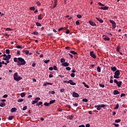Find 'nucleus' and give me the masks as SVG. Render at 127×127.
<instances>
[{
    "instance_id": "nucleus-10",
    "label": "nucleus",
    "mask_w": 127,
    "mask_h": 127,
    "mask_svg": "<svg viewBox=\"0 0 127 127\" xmlns=\"http://www.w3.org/2000/svg\"><path fill=\"white\" fill-rule=\"evenodd\" d=\"M22 79V77H20V76H17L15 77L14 80H15V81H17V82H18V81H19L20 80H21Z\"/></svg>"
},
{
    "instance_id": "nucleus-40",
    "label": "nucleus",
    "mask_w": 127,
    "mask_h": 127,
    "mask_svg": "<svg viewBox=\"0 0 127 127\" xmlns=\"http://www.w3.org/2000/svg\"><path fill=\"white\" fill-rule=\"evenodd\" d=\"M82 102H84V103H87V102H88V99L86 98L83 99Z\"/></svg>"
},
{
    "instance_id": "nucleus-44",
    "label": "nucleus",
    "mask_w": 127,
    "mask_h": 127,
    "mask_svg": "<svg viewBox=\"0 0 127 127\" xmlns=\"http://www.w3.org/2000/svg\"><path fill=\"white\" fill-rule=\"evenodd\" d=\"M49 93H50L52 95H54V94H55V91H49Z\"/></svg>"
},
{
    "instance_id": "nucleus-27",
    "label": "nucleus",
    "mask_w": 127,
    "mask_h": 127,
    "mask_svg": "<svg viewBox=\"0 0 127 127\" xmlns=\"http://www.w3.org/2000/svg\"><path fill=\"white\" fill-rule=\"evenodd\" d=\"M55 101H56L55 100H51V101H50V102L49 103V104L50 105H51V104H54V102H55Z\"/></svg>"
},
{
    "instance_id": "nucleus-18",
    "label": "nucleus",
    "mask_w": 127,
    "mask_h": 127,
    "mask_svg": "<svg viewBox=\"0 0 127 127\" xmlns=\"http://www.w3.org/2000/svg\"><path fill=\"white\" fill-rule=\"evenodd\" d=\"M82 84L84 85V87L86 88H87V89H89L90 88V86H89V85L86 84L85 82H82Z\"/></svg>"
},
{
    "instance_id": "nucleus-35",
    "label": "nucleus",
    "mask_w": 127,
    "mask_h": 127,
    "mask_svg": "<svg viewBox=\"0 0 127 127\" xmlns=\"http://www.w3.org/2000/svg\"><path fill=\"white\" fill-rule=\"evenodd\" d=\"M115 123H121V119H117L115 120Z\"/></svg>"
},
{
    "instance_id": "nucleus-43",
    "label": "nucleus",
    "mask_w": 127,
    "mask_h": 127,
    "mask_svg": "<svg viewBox=\"0 0 127 127\" xmlns=\"http://www.w3.org/2000/svg\"><path fill=\"white\" fill-rule=\"evenodd\" d=\"M44 105V106L48 107V106H49V105H50V104H49V103L45 102Z\"/></svg>"
},
{
    "instance_id": "nucleus-46",
    "label": "nucleus",
    "mask_w": 127,
    "mask_h": 127,
    "mask_svg": "<svg viewBox=\"0 0 127 127\" xmlns=\"http://www.w3.org/2000/svg\"><path fill=\"white\" fill-rule=\"evenodd\" d=\"M5 31H11V29H10V28H6L5 29Z\"/></svg>"
},
{
    "instance_id": "nucleus-51",
    "label": "nucleus",
    "mask_w": 127,
    "mask_h": 127,
    "mask_svg": "<svg viewBox=\"0 0 127 127\" xmlns=\"http://www.w3.org/2000/svg\"><path fill=\"white\" fill-rule=\"evenodd\" d=\"M34 104H37V101L35 100H34L32 102V105H34Z\"/></svg>"
},
{
    "instance_id": "nucleus-4",
    "label": "nucleus",
    "mask_w": 127,
    "mask_h": 127,
    "mask_svg": "<svg viewBox=\"0 0 127 127\" xmlns=\"http://www.w3.org/2000/svg\"><path fill=\"white\" fill-rule=\"evenodd\" d=\"M114 83L117 85L118 87H121L122 86V84H123V82L122 81H118L117 79H114Z\"/></svg>"
},
{
    "instance_id": "nucleus-15",
    "label": "nucleus",
    "mask_w": 127,
    "mask_h": 127,
    "mask_svg": "<svg viewBox=\"0 0 127 127\" xmlns=\"http://www.w3.org/2000/svg\"><path fill=\"white\" fill-rule=\"evenodd\" d=\"M96 19L97 20H98V21H99V22L100 23H103L104 22V20H103V19H99V18L98 17H96Z\"/></svg>"
},
{
    "instance_id": "nucleus-58",
    "label": "nucleus",
    "mask_w": 127,
    "mask_h": 127,
    "mask_svg": "<svg viewBox=\"0 0 127 127\" xmlns=\"http://www.w3.org/2000/svg\"><path fill=\"white\" fill-rule=\"evenodd\" d=\"M64 29V27H61L58 29L59 31H61V30H63Z\"/></svg>"
},
{
    "instance_id": "nucleus-54",
    "label": "nucleus",
    "mask_w": 127,
    "mask_h": 127,
    "mask_svg": "<svg viewBox=\"0 0 127 127\" xmlns=\"http://www.w3.org/2000/svg\"><path fill=\"white\" fill-rule=\"evenodd\" d=\"M27 109V106H24L23 109H22V110L23 111H25Z\"/></svg>"
},
{
    "instance_id": "nucleus-59",
    "label": "nucleus",
    "mask_w": 127,
    "mask_h": 127,
    "mask_svg": "<svg viewBox=\"0 0 127 127\" xmlns=\"http://www.w3.org/2000/svg\"><path fill=\"white\" fill-rule=\"evenodd\" d=\"M126 96V94L125 93H122L121 95V97L122 98V97H125Z\"/></svg>"
},
{
    "instance_id": "nucleus-47",
    "label": "nucleus",
    "mask_w": 127,
    "mask_h": 127,
    "mask_svg": "<svg viewBox=\"0 0 127 127\" xmlns=\"http://www.w3.org/2000/svg\"><path fill=\"white\" fill-rule=\"evenodd\" d=\"M75 24H76V25H80V22L78 20H77L75 22Z\"/></svg>"
},
{
    "instance_id": "nucleus-6",
    "label": "nucleus",
    "mask_w": 127,
    "mask_h": 127,
    "mask_svg": "<svg viewBox=\"0 0 127 127\" xmlns=\"http://www.w3.org/2000/svg\"><path fill=\"white\" fill-rule=\"evenodd\" d=\"M10 58H11V55H8L6 57H5V58H3V60H4V61L9 60Z\"/></svg>"
},
{
    "instance_id": "nucleus-56",
    "label": "nucleus",
    "mask_w": 127,
    "mask_h": 127,
    "mask_svg": "<svg viewBox=\"0 0 127 127\" xmlns=\"http://www.w3.org/2000/svg\"><path fill=\"white\" fill-rule=\"evenodd\" d=\"M77 17H78V18H82V15H80V14H78L77 15Z\"/></svg>"
},
{
    "instance_id": "nucleus-12",
    "label": "nucleus",
    "mask_w": 127,
    "mask_h": 127,
    "mask_svg": "<svg viewBox=\"0 0 127 127\" xmlns=\"http://www.w3.org/2000/svg\"><path fill=\"white\" fill-rule=\"evenodd\" d=\"M72 97H73V98H78L79 94L76 92H73L72 94Z\"/></svg>"
},
{
    "instance_id": "nucleus-14",
    "label": "nucleus",
    "mask_w": 127,
    "mask_h": 127,
    "mask_svg": "<svg viewBox=\"0 0 127 127\" xmlns=\"http://www.w3.org/2000/svg\"><path fill=\"white\" fill-rule=\"evenodd\" d=\"M120 94V92L119 91L115 90L113 91V94L116 95H119Z\"/></svg>"
},
{
    "instance_id": "nucleus-48",
    "label": "nucleus",
    "mask_w": 127,
    "mask_h": 127,
    "mask_svg": "<svg viewBox=\"0 0 127 127\" xmlns=\"http://www.w3.org/2000/svg\"><path fill=\"white\" fill-rule=\"evenodd\" d=\"M42 104H43V102H40L39 103L37 104L36 106H40V105H42Z\"/></svg>"
},
{
    "instance_id": "nucleus-32",
    "label": "nucleus",
    "mask_w": 127,
    "mask_h": 127,
    "mask_svg": "<svg viewBox=\"0 0 127 127\" xmlns=\"http://www.w3.org/2000/svg\"><path fill=\"white\" fill-rule=\"evenodd\" d=\"M40 98L39 97H37L35 98V101H37V103L38 102V101H40Z\"/></svg>"
},
{
    "instance_id": "nucleus-38",
    "label": "nucleus",
    "mask_w": 127,
    "mask_h": 127,
    "mask_svg": "<svg viewBox=\"0 0 127 127\" xmlns=\"http://www.w3.org/2000/svg\"><path fill=\"white\" fill-rule=\"evenodd\" d=\"M119 107H120V106L119 105V104H116V107H115L114 109L115 110H118V109H119Z\"/></svg>"
},
{
    "instance_id": "nucleus-64",
    "label": "nucleus",
    "mask_w": 127,
    "mask_h": 127,
    "mask_svg": "<svg viewBox=\"0 0 127 127\" xmlns=\"http://www.w3.org/2000/svg\"><path fill=\"white\" fill-rule=\"evenodd\" d=\"M78 127H85V125H80V126H79Z\"/></svg>"
},
{
    "instance_id": "nucleus-36",
    "label": "nucleus",
    "mask_w": 127,
    "mask_h": 127,
    "mask_svg": "<svg viewBox=\"0 0 127 127\" xmlns=\"http://www.w3.org/2000/svg\"><path fill=\"white\" fill-rule=\"evenodd\" d=\"M18 77L17 72H15V73L14 74V75H13V78H14V77Z\"/></svg>"
},
{
    "instance_id": "nucleus-62",
    "label": "nucleus",
    "mask_w": 127,
    "mask_h": 127,
    "mask_svg": "<svg viewBox=\"0 0 127 127\" xmlns=\"http://www.w3.org/2000/svg\"><path fill=\"white\" fill-rule=\"evenodd\" d=\"M113 125L114 126H115V127H119V124H113Z\"/></svg>"
},
{
    "instance_id": "nucleus-61",
    "label": "nucleus",
    "mask_w": 127,
    "mask_h": 127,
    "mask_svg": "<svg viewBox=\"0 0 127 127\" xmlns=\"http://www.w3.org/2000/svg\"><path fill=\"white\" fill-rule=\"evenodd\" d=\"M64 91H65V89H60L61 93H63L64 92Z\"/></svg>"
},
{
    "instance_id": "nucleus-50",
    "label": "nucleus",
    "mask_w": 127,
    "mask_h": 127,
    "mask_svg": "<svg viewBox=\"0 0 127 127\" xmlns=\"http://www.w3.org/2000/svg\"><path fill=\"white\" fill-rule=\"evenodd\" d=\"M100 87H101V88H105V85L103 84H99Z\"/></svg>"
},
{
    "instance_id": "nucleus-63",
    "label": "nucleus",
    "mask_w": 127,
    "mask_h": 127,
    "mask_svg": "<svg viewBox=\"0 0 127 127\" xmlns=\"http://www.w3.org/2000/svg\"><path fill=\"white\" fill-rule=\"evenodd\" d=\"M90 124H86L85 127H90Z\"/></svg>"
},
{
    "instance_id": "nucleus-20",
    "label": "nucleus",
    "mask_w": 127,
    "mask_h": 127,
    "mask_svg": "<svg viewBox=\"0 0 127 127\" xmlns=\"http://www.w3.org/2000/svg\"><path fill=\"white\" fill-rule=\"evenodd\" d=\"M70 53H71V54H73V55H77V53L74 51H71L70 52Z\"/></svg>"
},
{
    "instance_id": "nucleus-30",
    "label": "nucleus",
    "mask_w": 127,
    "mask_h": 127,
    "mask_svg": "<svg viewBox=\"0 0 127 127\" xmlns=\"http://www.w3.org/2000/svg\"><path fill=\"white\" fill-rule=\"evenodd\" d=\"M97 72H101V67H100V66H97Z\"/></svg>"
},
{
    "instance_id": "nucleus-31",
    "label": "nucleus",
    "mask_w": 127,
    "mask_h": 127,
    "mask_svg": "<svg viewBox=\"0 0 127 127\" xmlns=\"http://www.w3.org/2000/svg\"><path fill=\"white\" fill-rule=\"evenodd\" d=\"M5 53H6V54H9V53H10V52L9 51V49H6L5 50Z\"/></svg>"
},
{
    "instance_id": "nucleus-28",
    "label": "nucleus",
    "mask_w": 127,
    "mask_h": 127,
    "mask_svg": "<svg viewBox=\"0 0 127 127\" xmlns=\"http://www.w3.org/2000/svg\"><path fill=\"white\" fill-rule=\"evenodd\" d=\"M13 117L11 116H9L8 118V120L9 121H12V120H13Z\"/></svg>"
},
{
    "instance_id": "nucleus-22",
    "label": "nucleus",
    "mask_w": 127,
    "mask_h": 127,
    "mask_svg": "<svg viewBox=\"0 0 127 127\" xmlns=\"http://www.w3.org/2000/svg\"><path fill=\"white\" fill-rule=\"evenodd\" d=\"M65 61H66V60H65V59L62 58L61 59V63H65Z\"/></svg>"
},
{
    "instance_id": "nucleus-19",
    "label": "nucleus",
    "mask_w": 127,
    "mask_h": 127,
    "mask_svg": "<svg viewBox=\"0 0 127 127\" xmlns=\"http://www.w3.org/2000/svg\"><path fill=\"white\" fill-rule=\"evenodd\" d=\"M4 106H5V103L4 102H1L0 104V107H4Z\"/></svg>"
},
{
    "instance_id": "nucleus-39",
    "label": "nucleus",
    "mask_w": 127,
    "mask_h": 127,
    "mask_svg": "<svg viewBox=\"0 0 127 127\" xmlns=\"http://www.w3.org/2000/svg\"><path fill=\"white\" fill-rule=\"evenodd\" d=\"M44 63H45V64H47V63H49V62H50V60H45L44 61Z\"/></svg>"
},
{
    "instance_id": "nucleus-17",
    "label": "nucleus",
    "mask_w": 127,
    "mask_h": 127,
    "mask_svg": "<svg viewBox=\"0 0 127 127\" xmlns=\"http://www.w3.org/2000/svg\"><path fill=\"white\" fill-rule=\"evenodd\" d=\"M23 52L26 54V55H28L29 54V51L28 50H23Z\"/></svg>"
},
{
    "instance_id": "nucleus-23",
    "label": "nucleus",
    "mask_w": 127,
    "mask_h": 127,
    "mask_svg": "<svg viewBox=\"0 0 127 127\" xmlns=\"http://www.w3.org/2000/svg\"><path fill=\"white\" fill-rule=\"evenodd\" d=\"M13 61L14 62H16V63H17V64H18V58L17 59V58H14L13 59Z\"/></svg>"
},
{
    "instance_id": "nucleus-3",
    "label": "nucleus",
    "mask_w": 127,
    "mask_h": 127,
    "mask_svg": "<svg viewBox=\"0 0 127 127\" xmlns=\"http://www.w3.org/2000/svg\"><path fill=\"white\" fill-rule=\"evenodd\" d=\"M106 107V105L105 104H101V105H95L94 106V108H96V109L97 111H100L101 110V108H105Z\"/></svg>"
},
{
    "instance_id": "nucleus-21",
    "label": "nucleus",
    "mask_w": 127,
    "mask_h": 127,
    "mask_svg": "<svg viewBox=\"0 0 127 127\" xmlns=\"http://www.w3.org/2000/svg\"><path fill=\"white\" fill-rule=\"evenodd\" d=\"M111 70L112 71H113L114 72H115V71L117 70V67L116 66H114L111 67Z\"/></svg>"
},
{
    "instance_id": "nucleus-53",
    "label": "nucleus",
    "mask_w": 127,
    "mask_h": 127,
    "mask_svg": "<svg viewBox=\"0 0 127 127\" xmlns=\"http://www.w3.org/2000/svg\"><path fill=\"white\" fill-rule=\"evenodd\" d=\"M70 76H71V77H72L73 78H74V77H75V73H71L70 74Z\"/></svg>"
},
{
    "instance_id": "nucleus-55",
    "label": "nucleus",
    "mask_w": 127,
    "mask_h": 127,
    "mask_svg": "<svg viewBox=\"0 0 127 127\" xmlns=\"http://www.w3.org/2000/svg\"><path fill=\"white\" fill-rule=\"evenodd\" d=\"M65 33L66 34H69V33H70V30L69 29H67L66 31L65 32Z\"/></svg>"
},
{
    "instance_id": "nucleus-2",
    "label": "nucleus",
    "mask_w": 127,
    "mask_h": 127,
    "mask_svg": "<svg viewBox=\"0 0 127 127\" xmlns=\"http://www.w3.org/2000/svg\"><path fill=\"white\" fill-rule=\"evenodd\" d=\"M121 74V72H120V70H117L115 72L114 78L115 79H120V75Z\"/></svg>"
},
{
    "instance_id": "nucleus-26",
    "label": "nucleus",
    "mask_w": 127,
    "mask_h": 127,
    "mask_svg": "<svg viewBox=\"0 0 127 127\" xmlns=\"http://www.w3.org/2000/svg\"><path fill=\"white\" fill-rule=\"evenodd\" d=\"M117 26V24L116 23H114V24H112V28L113 29H115V28Z\"/></svg>"
},
{
    "instance_id": "nucleus-13",
    "label": "nucleus",
    "mask_w": 127,
    "mask_h": 127,
    "mask_svg": "<svg viewBox=\"0 0 127 127\" xmlns=\"http://www.w3.org/2000/svg\"><path fill=\"white\" fill-rule=\"evenodd\" d=\"M62 66H64V67H67V66H69V63L64 62L63 64H62Z\"/></svg>"
},
{
    "instance_id": "nucleus-5",
    "label": "nucleus",
    "mask_w": 127,
    "mask_h": 127,
    "mask_svg": "<svg viewBox=\"0 0 127 127\" xmlns=\"http://www.w3.org/2000/svg\"><path fill=\"white\" fill-rule=\"evenodd\" d=\"M89 54H90V56H91V57H92L94 59H96L97 57L96 56V55L95 54V53H94V51H90L89 53Z\"/></svg>"
},
{
    "instance_id": "nucleus-11",
    "label": "nucleus",
    "mask_w": 127,
    "mask_h": 127,
    "mask_svg": "<svg viewBox=\"0 0 127 127\" xmlns=\"http://www.w3.org/2000/svg\"><path fill=\"white\" fill-rule=\"evenodd\" d=\"M99 9H103V10H108L109 9V7L106 6L104 7H101Z\"/></svg>"
},
{
    "instance_id": "nucleus-42",
    "label": "nucleus",
    "mask_w": 127,
    "mask_h": 127,
    "mask_svg": "<svg viewBox=\"0 0 127 127\" xmlns=\"http://www.w3.org/2000/svg\"><path fill=\"white\" fill-rule=\"evenodd\" d=\"M30 10H35V7L32 6L30 8Z\"/></svg>"
},
{
    "instance_id": "nucleus-41",
    "label": "nucleus",
    "mask_w": 127,
    "mask_h": 127,
    "mask_svg": "<svg viewBox=\"0 0 127 127\" xmlns=\"http://www.w3.org/2000/svg\"><path fill=\"white\" fill-rule=\"evenodd\" d=\"M33 34H34V35H38V32L34 31L33 32Z\"/></svg>"
},
{
    "instance_id": "nucleus-7",
    "label": "nucleus",
    "mask_w": 127,
    "mask_h": 127,
    "mask_svg": "<svg viewBox=\"0 0 127 127\" xmlns=\"http://www.w3.org/2000/svg\"><path fill=\"white\" fill-rule=\"evenodd\" d=\"M67 84H70V85H72V86H75V85H76V83L73 82L71 79L67 81Z\"/></svg>"
},
{
    "instance_id": "nucleus-45",
    "label": "nucleus",
    "mask_w": 127,
    "mask_h": 127,
    "mask_svg": "<svg viewBox=\"0 0 127 127\" xmlns=\"http://www.w3.org/2000/svg\"><path fill=\"white\" fill-rule=\"evenodd\" d=\"M110 22H111L112 23V24H114V23H115L116 22H115V21L113 20H109Z\"/></svg>"
},
{
    "instance_id": "nucleus-33",
    "label": "nucleus",
    "mask_w": 127,
    "mask_h": 127,
    "mask_svg": "<svg viewBox=\"0 0 127 127\" xmlns=\"http://www.w3.org/2000/svg\"><path fill=\"white\" fill-rule=\"evenodd\" d=\"M40 98L39 97H37L35 98V101H37V103L38 102V101H40Z\"/></svg>"
},
{
    "instance_id": "nucleus-8",
    "label": "nucleus",
    "mask_w": 127,
    "mask_h": 127,
    "mask_svg": "<svg viewBox=\"0 0 127 127\" xmlns=\"http://www.w3.org/2000/svg\"><path fill=\"white\" fill-rule=\"evenodd\" d=\"M89 23L90 24V25H92V26H96L97 24L95 22L92 21L91 20H90L89 21Z\"/></svg>"
},
{
    "instance_id": "nucleus-52",
    "label": "nucleus",
    "mask_w": 127,
    "mask_h": 127,
    "mask_svg": "<svg viewBox=\"0 0 127 127\" xmlns=\"http://www.w3.org/2000/svg\"><path fill=\"white\" fill-rule=\"evenodd\" d=\"M66 70H67V71H70V70H71V67H66L65 68Z\"/></svg>"
},
{
    "instance_id": "nucleus-16",
    "label": "nucleus",
    "mask_w": 127,
    "mask_h": 127,
    "mask_svg": "<svg viewBox=\"0 0 127 127\" xmlns=\"http://www.w3.org/2000/svg\"><path fill=\"white\" fill-rule=\"evenodd\" d=\"M16 111H17V109L16 108H12L11 110V113H15Z\"/></svg>"
},
{
    "instance_id": "nucleus-9",
    "label": "nucleus",
    "mask_w": 127,
    "mask_h": 127,
    "mask_svg": "<svg viewBox=\"0 0 127 127\" xmlns=\"http://www.w3.org/2000/svg\"><path fill=\"white\" fill-rule=\"evenodd\" d=\"M103 39L105 41H110L111 40V39L106 35L103 36Z\"/></svg>"
},
{
    "instance_id": "nucleus-34",
    "label": "nucleus",
    "mask_w": 127,
    "mask_h": 127,
    "mask_svg": "<svg viewBox=\"0 0 127 127\" xmlns=\"http://www.w3.org/2000/svg\"><path fill=\"white\" fill-rule=\"evenodd\" d=\"M38 19H39V20H41V19H42V17H41V14H40L38 16Z\"/></svg>"
},
{
    "instance_id": "nucleus-60",
    "label": "nucleus",
    "mask_w": 127,
    "mask_h": 127,
    "mask_svg": "<svg viewBox=\"0 0 127 127\" xmlns=\"http://www.w3.org/2000/svg\"><path fill=\"white\" fill-rule=\"evenodd\" d=\"M54 70H57V66H56V65H54V67H53Z\"/></svg>"
},
{
    "instance_id": "nucleus-29",
    "label": "nucleus",
    "mask_w": 127,
    "mask_h": 127,
    "mask_svg": "<svg viewBox=\"0 0 127 127\" xmlns=\"http://www.w3.org/2000/svg\"><path fill=\"white\" fill-rule=\"evenodd\" d=\"M21 98H23V97H25V93L24 92H22L21 93Z\"/></svg>"
},
{
    "instance_id": "nucleus-24",
    "label": "nucleus",
    "mask_w": 127,
    "mask_h": 127,
    "mask_svg": "<svg viewBox=\"0 0 127 127\" xmlns=\"http://www.w3.org/2000/svg\"><path fill=\"white\" fill-rule=\"evenodd\" d=\"M120 50H121V47H120L119 46H118L116 48V51L117 52H120Z\"/></svg>"
},
{
    "instance_id": "nucleus-1",
    "label": "nucleus",
    "mask_w": 127,
    "mask_h": 127,
    "mask_svg": "<svg viewBox=\"0 0 127 127\" xmlns=\"http://www.w3.org/2000/svg\"><path fill=\"white\" fill-rule=\"evenodd\" d=\"M26 64V62L22 58H18V64H17L18 66L23 65Z\"/></svg>"
},
{
    "instance_id": "nucleus-25",
    "label": "nucleus",
    "mask_w": 127,
    "mask_h": 127,
    "mask_svg": "<svg viewBox=\"0 0 127 127\" xmlns=\"http://www.w3.org/2000/svg\"><path fill=\"white\" fill-rule=\"evenodd\" d=\"M36 25L37 26H42V25L40 23H39L38 22H36Z\"/></svg>"
},
{
    "instance_id": "nucleus-57",
    "label": "nucleus",
    "mask_w": 127,
    "mask_h": 127,
    "mask_svg": "<svg viewBox=\"0 0 127 127\" xmlns=\"http://www.w3.org/2000/svg\"><path fill=\"white\" fill-rule=\"evenodd\" d=\"M36 3H37V5H39V6L41 5V3H40V2H39L38 1L36 2Z\"/></svg>"
},
{
    "instance_id": "nucleus-37",
    "label": "nucleus",
    "mask_w": 127,
    "mask_h": 127,
    "mask_svg": "<svg viewBox=\"0 0 127 127\" xmlns=\"http://www.w3.org/2000/svg\"><path fill=\"white\" fill-rule=\"evenodd\" d=\"M24 100L23 99H19L18 100V103H21V102H23Z\"/></svg>"
},
{
    "instance_id": "nucleus-49",
    "label": "nucleus",
    "mask_w": 127,
    "mask_h": 127,
    "mask_svg": "<svg viewBox=\"0 0 127 127\" xmlns=\"http://www.w3.org/2000/svg\"><path fill=\"white\" fill-rule=\"evenodd\" d=\"M98 5H100V6H105V5L101 2H98Z\"/></svg>"
}]
</instances>
